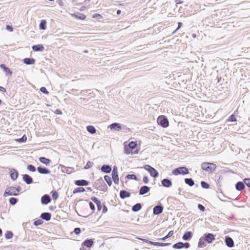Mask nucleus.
Segmentation results:
<instances>
[{
	"instance_id": "a18cd8bd",
	"label": "nucleus",
	"mask_w": 250,
	"mask_h": 250,
	"mask_svg": "<svg viewBox=\"0 0 250 250\" xmlns=\"http://www.w3.org/2000/svg\"><path fill=\"white\" fill-rule=\"evenodd\" d=\"M93 166V163L90 161H88L87 162L86 165L84 167L85 169H88L91 167Z\"/></svg>"
},
{
	"instance_id": "ea45409f",
	"label": "nucleus",
	"mask_w": 250,
	"mask_h": 250,
	"mask_svg": "<svg viewBox=\"0 0 250 250\" xmlns=\"http://www.w3.org/2000/svg\"><path fill=\"white\" fill-rule=\"evenodd\" d=\"M12 236L13 233L10 231H7L5 233V237L7 239L11 238Z\"/></svg>"
},
{
	"instance_id": "a211bd4d",
	"label": "nucleus",
	"mask_w": 250,
	"mask_h": 250,
	"mask_svg": "<svg viewBox=\"0 0 250 250\" xmlns=\"http://www.w3.org/2000/svg\"><path fill=\"white\" fill-rule=\"evenodd\" d=\"M51 215L49 212H43L42 213L41 217L46 221H49L51 219Z\"/></svg>"
},
{
	"instance_id": "f257e3e1",
	"label": "nucleus",
	"mask_w": 250,
	"mask_h": 250,
	"mask_svg": "<svg viewBox=\"0 0 250 250\" xmlns=\"http://www.w3.org/2000/svg\"><path fill=\"white\" fill-rule=\"evenodd\" d=\"M19 188H20V187L19 188L14 187H8L6 189L4 193L3 196L4 197H6L8 195L16 196L19 194V192L20 191Z\"/></svg>"
},
{
	"instance_id": "cd10ccee",
	"label": "nucleus",
	"mask_w": 250,
	"mask_h": 250,
	"mask_svg": "<svg viewBox=\"0 0 250 250\" xmlns=\"http://www.w3.org/2000/svg\"><path fill=\"white\" fill-rule=\"evenodd\" d=\"M72 16L80 20H84L86 18V16L82 13L73 14H72Z\"/></svg>"
},
{
	"instance_id": "f3484780",
	"label": "nucleus",
	"mask_w": 250,
	"mask_h": 250,
	"mask_svg": "<svg viewBox=\"0 0 250 250\" xmlns=\"http://www.w3.org/2000/svg\"><path fill=\"white\" fill-rule=\"evenodd\" d=\"M38 171L41 174H46L50 173V171L49 169L45 167H38Z\"/></svg>"
},
{
	"instance_id": "4c0bfd02",
	"label": "nucleus",
	"mask_w": 250,
	"mask_h": 250,
	"mask_svg": "<svg viewBox=\"0 0 250 250\" xmlns=\"http://www.w3.org/2000/svg\"><path fill=\"white\" fill-rule=\"evenodd\" d=\"M105 181L106 182L107 184L110 186L112 184V181L110 176L108 175H105L104 177Z\"/></svg>"
},
{
	"instance_id": "f03ea898",
	"label": "nucleus",
	"mask_w": 250,
	"mask_h": 250,
	"mask_svg": "<svg viewBox=\"0 0 250 250\" xmlns=\"http://www.w3.org/2000/svg\"><path fill=\"white\" fill-rule=\"evenodd\" d=\"M144 168L149 173L152 177L156 178L158 176L159 174L157 171L150 166L148 165H145Z\"/></svg>"
},
{
	"instance_id": "c756f323",
	"label": "nucleus",
	"mask_w": 250,
	"mask_h": 250,
	"mask_svg": "<svg viewBox=\"0 0 250 250\" xmlns=\"http://www.w3.org/2000/svg\"><path fill=\"white\" fill-rule=\"evenodd\" d=\"M209 165V163L208 162L203 163L201 165V167L203 170L207 171H210V167Z\"/></svg>"
},
{
	"instance_id": "58836bf2",
	"label": "nucleus",
	"mask_w": 250,
	"mask_h": 250,
	"mask_svg": "<svg viewBox=\"0 0 250 250\" xmlns=\"http://www.w3.org/2000/svg\"><path fill=\"white\" fill-rule=\"evenodd\" d=\"M85 191V189L83 188L80 187L75 188L73 191V193H76L78 192H83Z\"/></svg>"
},
{
	"instance_id": "0eeeda50",
	"label": "nucleus",
	"mask_w": 250,
	"mask_h": 250,
	"mask_svg": "<svg viewBox=\"0 0 250 250\" xmlns=\"http://www.w3.org/2000/svg\"><path fill=\"white\" fill-rule=\"evenodd\" d=\"M189 244L188 243H183L182 242H179V243H177L174 244L172 246V248L174 249H181L182 248H185L186 249H188L189 248Z\"/></svg>"
},
{
	"instance_id": "69168bd1",
	"label": "nucleus",
	"mask_w": 250,
	"mask_h": 250,
	"mask_svg": "<svg viewBox=\"0 0 250 250\" xmlns=\"http://www.w3.org/2000/svg\"><path fill=\"white\" fill-rule=\"evenodd\" d=\"M0 91H2V92H6V89H5V88H4L3 87H1V86H0Z\"/></svg>"
},
{
	"instance_id": "de8ad7c7",
	"label": "nucleus",
	"mask_w": 250,
	"mask_h": 250,
	"mask_svg": "<svg viewBox=\"0 0 250 250\" xmlns=\"http://www.w3.org/2000/svg\"><path fill=\"white\" fill-rule=\"evenodd\" d=\"M9 202L11 205H14L17 203V199L14 197L10 198L9 199Z\"/></svg>"
},
{
	"instance_id": "39448f33",
	"label": "nucleus",
	"mask_w": 250,
	"mask_h": 250,
	"mask_svg": "<svg viewBox=\"0 0 250 250\" xmlns=\"http://www.w3.org/2000/svg\"><path fill=\"white\" fill-rule=\"evenodd\" d=\"M112 177L114 182L115 184H118L119 178L118 175V168L116 166L113 167V169L112 172Z\"/></svg>"
},
{
	"instance_id": "393cba45",
	"label": "nucleus",
	"mask_w": 250,
	"mask_h": 250,
	"mask_svg": "<svg viewBox=\"0 0 250 250\" xmlns=\"http://www.w3.org/2000/svg\"><path fill=\"white\" fill-rule=\"evenodd\" d=\"M39 161L42 164H44L46 166L49 165L50 163V160L47 158L43 157H41L39 158Z\"/></svg>"
},
{
	"instance_id": "052dcab7",
	"label": "nucleus",
	"mask_w": 250,
	"mask_h": 250,
	"mask_svg": "<svg viewBox=\"0 0 250 250\" xmlns=\"http://www.w3.org/2000/svg\"><path fill=\"white\" fill-rule=\"evenodd\" d=\"M74 231L76 234H79L81 232V229L79 228H76L74 229Z\"/></svg>"
},
{
	"instance_id": "412c9836",
	"label": "nucleus",
	"mask_w": 250,
	"mask_h": 250,
	"mask_svg": "<svg viewBox=\"0 0 250 250\" xmlns=\"http://www.w3.org/2000/svg\"><path fill=\"white\" fill-rule=\"evenodd\" d=\"M0 67L1 69H3V71L5 72L6 75H11L12 74V71L10 70V69L7 67L5 65L3 64H1L0 65Z\"/></svg>"
},
{
	"instance_id": "b1692460",
	"label": "nucleus",
	"mask_w": 250,
	"mask_h": 250,
	"mask_svg": "<svg viewBox=\"0 0 250 250\" xmlns=\"http://www.w3.org/2000/svg\"><path fill=\"white\" fill-rule=\"evenodd\" d=\"M44 48L42 44L33 45L32 49L35 51H42Z\"/></svg>"
},
{
	"instance_id": "c03bdc74",
	"label": "nucleus",
	"mask_w": 250,
	"mask_h": 250,
	"mask_svg": "<svg viewBox=\"0 0 250 250\" xmlns=\"http://www.w3.org/2000/svg\"><path fill=\"white\" fill-rule=\"evenodd\" d=\"M209 166L210 167V172H212L215 169V168L216 167V165L213 163H209Z\"/></svg>"
},
{
	"instance_id": "680f3d73",
	"label": "nucleus",
	"mask_w": 250,
	"mask_h": 250,
	"mask_svg": "<svg viewBox=\"0 0 250 250\" xmlns=\"http://www.w3.org/2000/svg\"><path fill=\"white\" fill-rule=\"evenodd\" d=\"M89 207L92 210H95V206L92 202L89 203Z\"/></svg>"
},
{
	"instance_id": "dca6fc26",
	"label": "nucleus",
	"mask_w": 250,
	"mask_h": 250,
	"mask_svg": "<svg viewBox=\"0 0 250 250\" xmlns=\"http://www.w3.org/2000/svg\"><path fill=\"white\" fill-rule=\"evenodd\" d=\"M204 238L208 243H211L214 239V235L211 233L206 234Z\"/></svg>"
},
{
	"instance_id": "a878e982",
	"label": "nucleus",
	"mask_w": 250,
	"mask_h": 250,
	"mask_svg": "<svg viewBox=\"0 0 250 250\" xmlns=\"http://www.w3.org/2000/svg\"><path fill=\"white\" fill-rule=\"evenodd\" d=\"M192 236V233L191 231L186 232L183 236V239L185 240H189Z\"/></svg>"
},
{
	"instance_id": "9b49d317",
	"label": "nucleus",
	"mask_w": 250,
	"mask_h": 250,
	"mask_svg": "<svg viewBox=\"0 0 250 250\" xmlns=\"http://www.w3.org/2000/svg\"><path fill=\"white\" fill-rule=\"evenodd\" d=\"M150 190V188L146 186L142 187L139 190V194L141 195L147 193Z\"/></svg>"
},
{
	"instance_id": "864d4df0",
	"label": "nucleus",
	"mask_w": 250,
	"mask_h": 250,
	"mask_svg": "<svg viewBox=\"0 0 250 250\" xmlns=\"http://www.w3.org/2000/svg\"><path fill=\"white\" fill-rule=\"evenodd\" d=\"M40 91L44 93V94H48V91L47 90V89H46L45 87H42L41 88H40Z\"/></svg>"
},
{
	"instance_id": "4be33fe9",
	"label": "nucleus",
	"mask_w": 250,
	"mask_h": 250,
	"mask_svg": "<svg viewBox=\"0 0 250 250\" xmlns=\"http://www.w3.org/2000/svg\"><path fill=\"white\" fill-rule=\"evenodd\" d=\"M101 170L105 173H109L111 171V167L106 165H104L101 167Z\"/></svg>"
},
{
	"instance_id": "7ed1b4c3",
	"label": "nucleus",
	"mask_w": 250,
	"mask_h": 250,
	"mask_svg": "<svg viewBox=\"0 0 250 250\" xmlns=\"http://www.w3.org/2000/svg\"><path fill=\"white\" fill-rule=\"evenodd\" d=\"M189 173L188 169L186 167H180L174 169L172 173L174 175H177L178 174H187Z\"/></svg>"
},
{
	"instance_id": "6ab92c4d",
	"label": "nucleus",
	"mask_w": 250,
	"mask_h": 250,
	"mask_svg": "<svg viewBox=\"0 0 250 250\" xmlns=\"http://www.w3.org/2000/svg\"><path fill=\"white\" fill-rule=\"evenodd\" d=\"M120 196L122 199H125L130 196V194L125 190H121L120 192Z\"/></svg>"
},
{
	"instance_id": "5701e85b",
	"label": "nucleus",
	"mask_w": 250,
	"mask_h": 250,
	"mask_svg": "<svg viewBox=\"0 0 250 250\" xmlns=\"http://www.w3.org/2000/svg\"><path fill=\"white\" fill-rule=\"evenodd\" d=\"M93 244V241L92 239L85 240L83 243L82 245L86 246L87 248H90Z\"/></svg>"
},
{
	"instance_id": "7c9ffc66",
	"label": "nucleus",
	"mask_w": 250,
	"mask_h": 250,
	"mask_svg": "<svg viewBox=\"0 0 250 250\" xmlns=\"http://www.w3.org/2000/svg\"><path fill=\"white\" fill-rule=\"evenodd\" d=\"M23 62L26 64H32L35 62V60L34 59L25 58L23 60Z\"/></svg>"
},
{
	"instance_id": "13d9d810",
	"label": "nucleus",
	"mask_w": 250,
	"mask_h": 250,
	"mask_svg": "<svg viewBox=\"0 0 250 250\" xmlns=\"http://www.w3.org/2000/svg\"><path fill=\"white\" fill-rule=\"evenodd\" d=\"M91 200L96 204H100V201H99V200L96 198V197H92L91 198Z\"/></svg>"
},
{
	"instance_id": "0e129e2a",
	"label": "nucleus",
	"mask_w": 250,
	"mask_h": 250,
	"mask_svg": "<svg viewBox=\"0 0 250 250\" xmlns=\"http://www.w3.org/2000/svg\"><path fill=\"white\" fill-rule=\"evenodd\" d=\"M96 205L97 206L98 209L99 210H100L101 209L102 207V204L101 202H100V204H96Z\"/></svg>"
},
{
	"instance_id": "ddd939ff",
	"label": "nucleus",
	"mask_w": 250,
	"mask_h": 250,
	"mask_svg": "<svg viewBox=\"0 0 250 250\" xmlns=\"http://www.w3.org/2000/svg\"><path fill=\"white\" fill-rule=\"evenodd\" d=\"M162 185L166 188H169L172 185L171 181L168 179H164L162 181Z\"/></svg>"
},
{
	"instance_id": "473e14b6",
	"label": "nucleus",
	"mask_w": 250,
	"mask_h": 250,
	"mask_svg": "<svg viewBox=\"0 0 250 250\" xmlns=\"http://www.w3.org/2000/svg\"><path fill=\"white\" fill-rule=\"evenodd\" d=\"M142 208V206L141 204L137 203L133 206L132 208V210L134 212H137L140 210Z\"/></svg>"
},
{
	"instance_id": "6e6d98bb",
	"label": "nucleus",
	"mask_w": 250,
	"mask_h": 250,
	"mask_svg": "<svg viewBox=\"0 0 250 250\" xmlns=\"http://www.w3.org/2000/svg\"><path fill=\"white\" fill-rule=\"evenodd\" d=\"M42 224V221L41 220H38L34 222V225L36 226H39Z\"/></svg>"
},
{
	"instance_id": "bf43d9fd",
	"label": "nucleus",
	"mask_w": 250,
	"mask_h": 250,
	"mask_svg": "<svg viewBox=\"0 0 250 250\" xmlns=\"http://www.w3.org/2000/svg\"><path fill=\"white\" fill-rule=\"evenodd\" d=\"M198 208L202 211H204L205 210V208L201 204H198Z\"/></svg>"
},
{
	"instance_id": "09e8293b",
	"label": "nucleus",
	"mask_w": 250,
	"mask_h": 250,
	"mask_svg": "<svg viewBox=\"0 0 250 250\" xmlns=\"http://www.w3.org/2000/svg\"><path fill=\"white\" fill-rule=\"evenodd\" d=\"M27 140V137L25 135H24L21 138L18 139L17 141L19 142H24Z\"/></svg>"
},
{
	"instance_id": "bb28decb",
	"label": "nucleus",
	"mask_w": 250,
	"mask_h": 250,
	"mask_svg": "<svg viewBox=\"0 0 250 250\" xmlns=\"http://www.w3.org/2000/svg\"><path fill=\"white\" fill-rule=\"evenodd\" d=\"M245 186L244 184L242 182H238L236 183L235 185V188L237 190L239 191H241L244 189Z\"/></svg>"
},
{
	"instance_id": "1a4fd4ad",
	"label": "nucleus",
	"mask_w": 250,
	"mask_h": 250,
	"mask_svg": "<svg viewBox=\"0 0 250 250\" xmlns=\"http://www.w3.org/2000/svg\"><path fill=\"white\" fill-rule=\"evenodd\" d=\"M51 201V198L48 195H44L41 198L42 204L47 205Z\"/></svg>"
},
{
	"instance_id": "5fc2aeb1",
	"label": "nucleus",
	"mask_w": 250,
	"mask_h": 250,
	"mask_svg": "<svg viewBox=\"0 0 250 250\" xmlns=\"http://www.w3.org/2000/svg\"><path fill=\"white\" fill-rule=\"evenodd\" d=\"M244 182L245 184L250 188V178H247L244 179Z\"/></svg>"
},
{
	"instance_id": "8fccbe9b",
	"label": "nucleus",
	"mask_w": 250,
	"mask_h": 250,
	"mask_svg": "<svg viewBox=\"0 0 250 250\" xmlns=\"http://www.w3.org/2000/svg\"><path fill=\"white\" fill-rule=\"evenodd\" d=\"M126 177L128 179H134L135 180H137V177L134 174H129L126 176Z\"/></svg>"
},
{
	"instance_id": "2eb2a0df",
	"label": "nucleus",
	"mask_w": 250,
	"mask_h": 250,
	"mask_svg": "<svg viewBox=\"0 0 250 250\" xmlns=\"http://www.w3.org/2000/svg\"><path fill=\"white\" fill-rule=\"evenodd\" d=\"M225 243L229 247H232L234 246V242L232 239L229 237H227L225 239Z\"/></svg>"
},
{
	"instance_id": "774afa93",
	"label": "nucleus",
	"mask_w": 250,
	"mask_h": 250,
	"mask_svg": "<svg viewBox=\"0 0 250 250\" xmlns=\"http://www.w3.org/2000/svg\"><path fill=\"white\" fill-rule=\"evenodd\" d=\"M183 25L182 23L181 22H179L178 23V28L177 29V30H178L179 28L181 27V26Z\"/></svg>"
},
{
	"instance_id": "423d86ee",
	"label": "nucleus",
	"mask_w": 250,
	"mask_h": 250,
	"mask_svg": "<svg viewBox=\"0 0 250 250\" xmlns=\"http://www.w3.org/2000/svg\"><path fill=\"white\" fill-rule=\"evenodd\" d=\"M132 150V149H131V148H129L128 146H127L126 145L125 146L124 152V153L126 155H134L137 154L139 153V150L138 149H136L134 151H133Z\"/></svg>"
},
{
	"instance_id": "2f4dec72",
	"label": "nucleus",
	"mask_w": 250,
	"mask_h": 250,
	"mask_svg": "<svg viewBox=\"0 0 250 250\" xmlns=\"http://www.w3.org/2000/svg\"><path fill=\"white\" fill-rule=\"evenodd\" d=\"M62 170L63 172L70 173L72 172L73 169L71 167H67L63 166H62Z\"/></svg>"
},
{
	"instance_id": "c85d7f7f",
	"label": "nucleus",
	"mask_w": 250,
	"mask_h": 250,
	"mask_svg": "<svg viewBox=\"0 0 250 250\" xmlns=\"http://www.w3.org/2000/svg\"><path fill=\"white\" fill-rule=\"evenodd\" d=\"M206 239L204 237H201L199 241L198 247L200 248H203L206 244Z\"/></svg>"
},
{
	"instance_id": "9d476101",
	"label": "nucleus",
	"mask_w": 250,
	"mask_h": 250,
	"mask_svg": "<svg viewBox=\"0 0 250 250\" xmlns=\"http://www.w3.org/2000/svg\"><path fill=\"white\" fill-rule=\"evenodd\" d=\"M163 210V208L161 206H155L153 209V212L154 214L158 215L162 212Z\"/></svg>"
},
{
	"instance_id": "4468645a",
	"label": "nucleus",
	"mask_w": 250,
	"mask_h": 250,
	"mask_svg": "<svg viewBox=\"0 0 250 250\" xmlns=\"http://www.w3.org/2000/svg\"><path fill=\"white\" fill-rule=\"evenodd\" d=\"M10 173L11 178L13 180H15L17 179L18 176V172L16 169H11L10 171Z\"/></svg>"
},
{
	"instance_id": "72a5a7b5",
	"label": "nucleus",
	"mask_w": 250,
	"mask_h": 250,
	"mask_svg": "<svg viewBox=\"0 0 250 250\" xmlns=\"http://www.w3.org/2000/svg\"><path fill=\"white\" fill-rule=\"evenodd\" d=\"M185 182L186 184L191 187L194 185V182L193 180L191 178H186L185 179Z\"/></svg>"
},
{
	"instance_id": "79ce46f5",
	"label": "nucleus",
	"mask_w": 250,
	"mask_h": 250,
	"mask_svg": "<svg viewBox=\"0 0 250 250\" xmlns=\"http://www.w3.org/2000/svg\"><path fill=\"white\" fill-rule=\"evenodd\" d=\"M52 198L54 200H56L59 197L58 193L56 191H53L52 192Z\"/></svg>"
},
{
	"instance_id": "e2e57ef3",
	"label": "nucleus",
	"mask_w": 250,
	"mask_h": 250,
	"mask_svg": "<svg viewBox=\"0 0 250 250\" xmlns=\"http://www.w3.org/2000/svg\"><path fill=\"white\" fill-rule=\"evenodd\" d=\"M6 29L10 32H12L13 30V27L10 25L6 26Z\"/></svg>"
},
{
	"instance_id": "603ef678",
	"label": "nucleus",
	"mask_w": 250,
	"mask_h": 250,
	"mask_svg": "<svg viewBox=\"0 0 250 250\" xmlns=\"http://www.w3.org/2000/svg\"><path fill=\"white\" fill-rule=\"evenodd\" d=\"M173 234V231H170L166 236H165V237L162 238V240H165L166 238L171 237Z\"/></svg>"
},
{
	"instance_id": "c9c22d12",
	"label": "nucleus",
	"mask_w": 250,
	"mask_h": 250,
	"mask_svg": "<svg viewBox=\"0 0 250 250\" xmlns=\"http://www.w3.org/2000/svg\"><path fill=\"white\" fill-rule=\"evenodd\" d=\"M137 144L136 142L132 141L130 142L127 146H128L129 148H131V149H134L136 147Z\"/></svg>"
},
{
	"instance_id": "20e7f679",
	"label": "nucleus",
	"mask_w": 250,
	"mask_h": 250,
	"mask_svg": "<svg viewBox=\"0 0 250 250\" xmlns=\"http://www.w3.org/2000/svg\"><path fill=\"white\" fill-rule=\"evenodd\" d=\"M157 123L164 127L168 126V121L164 116H160L157 119Z\"/></svg>"
},
{
	"instance_id": "49530a36",
	"label": "nucleus",
	"mask_w": 250,
	"mask_h": 250,
	"mask_svg": "<svg viewBox=\"0 0 250 250\" xmlns=\"http://www.w3.org/2000/svg\"><path fill=\"white\" fill-rule=\"evenodd\" d=\"M27 169L30 171L34 172L36 171L35 167L31 165H29L27 166Z\"/></svg>"
},
{
	"instance_id": "e433bc0d",
	"label": "nucleus",
	"mask_w": 250,
	"mask_h": 250,
	"mask_svg": "<svg viewBox=\"0 0 250 250\" xmlns=\"http://www.w3.org/2000/svg\"><path fill=\"white\" fill-rule=\"evenodd\" d=\"M46 22L45 20L42 21L39 25V27H40V29H43V30L45 29L46 28Z\"/></svg>"
},
{
	"instance_id": "338daca9",
	"label": "nucleus",
	"mask_w": 250,
	"mask_h": 250,
	"mask_svg": "<svg viewBox=\"0 0 250 250\" xmlns=\"http://www.w3.org/2000/svg\"><path fill=\"white\" fill-rule=\"evenodd\" d=\"M98 17H101V16L98 14H94L93 16V18H97Z\"/></svg>"
},
{
	"instance_id": "4d7b16f0",
	"label": "nucleus",
	"mask_w": 250,
	"mask_h": 250,
	"mask_svg": "<svg viewBox=\"0 0 250 250\" xmlns=\"http://www.w3.org/2000/svg\"><path fill=\"white\" fill-rule=\"evenodd\" d=\"M143 181L145 184H147L149 182L148 177L146 176H144L143 179Z\"/></svg>"
},
{
	"instance_id": "f8f14e48",
	"label": "nucleus",
	"mask_w": 250,
	"mask_h": 250,
	"mask_svg": "<svg viewBox=\"0 0 250 250\" xmlns=\"http://www.w3.org/2000/svg\"><path fill=\"white\" fill-rule=\"evenodd\" d=\"M23 180L27 184H30L33 183L32 178L28 174H24L22 175Z\"/></svg>"
},
{
	"instance_id": "6e6552de",
	"label": "nucleus",
	"mask_w": 250,
	"mask_h": 250,
	"mask_svg": "<svg viewBox=\"0 0 250 250\" xmlns=\"http://www.w3.org/2000/svg\"><path fill=\"white\" fill-rule=\"evenodd\" d=\"M109 127L113 131H119L122 129L120 124L116 123L111 124Z\"/></svg>"
},
{
	"instance_id": "aec40b11",
	"label": "nucleus",
	"mask_w": 250,
	"mask_h": 250,
	"mask_svg": "<svg viewBox=\"0 0 250 250\" xmlns=\"http://www.w3.org/2000/svg\"><path fill=\"white\" fill-rule=\"evenodd\" d=\"M75 184L79 186H87L88 185V182L85 180H78L76 181Z\"/></svg>"
},
{
	"instance_id": "37998d69",
	"label": "nucleus",
	"mask_w": 250,
	"mask_h": 250,
	"mask_svg": "<svg viewBox=\"0 0 250 250\" xmlns=\"http://www.w3.org/2000/svg\"><path fill=\"white\" fill-rule=\"evenodd\" d=\"M201 185L202 187L204 188L207 189L209 187V184L204 181H202L201 183Z\"/></svg>"
},
{
	"instance_id": "3c124183",
	"label": "nucleus",
	"mask_w": 250,
	"mask_h": 250,
	"mask_svg": "<svg viewBox=\"0 0 250 250\" xmlns=\"http://www.w3.org/2000/svg\"><path fill=\"white\" fill-rule=\"evenodd\" d=\"M228 121L235 122L236 121V119L234 115H231L228 119Z\"/></svg>"
},
{
	"instance_id": "f704fd0d",
	"label": "nucleus",
	"mask_w": 250,
	"mask_h": 250,
	"mask_svg": "<svg viewBox=\"0 0 250 250\" xmlns=\"http://www.w3.org/2000/svg\"><path fill=\"white\" fill-rule=\"evenodd\" d=\"M86 128L87 130L91 134H94L96 132V129L93 126L88 125Z\"/></svg>"
},
{
	"instance_id": "a19ab883",
	"label": "nucleus",
	"mask_w": 250,
	"mask_h": 250,
	"mask_svg": "<svg viewBox=\"0 0 250 250\" xmlns=\"http://www.w3.org/2000/svg\"><path fill=\"white\" fill-rule=\"evenodd\" d=\"M150 243H151V244H153L154 245L160 246H167V245H170V244H169V243H158V242H150Z\"/></svg>"
}]
</instances>
